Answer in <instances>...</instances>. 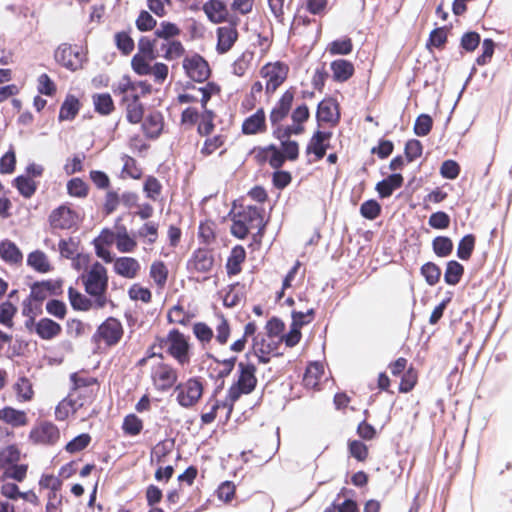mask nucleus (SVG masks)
<instances>
[{
	"label": "nucleus",
	"mask_w": 512,
	"mask_h": 512,
	"mask_svg": "<svg viewBox=\"0 0 512 512\" xmlns=\"http://www.w3.org/2000/svg\"><path fill=\"white\" fill-rule=\"evenodd\" d=\"M123 336L121 322L114 318H107L97 329L94 338L100 337L107 346H115Z\"/></svg>",
	"instance_id": "8"
},
{
	"label": "nucleus",
	"mask_w": 512,
	"mask_h": 512,
	"mask_svg": "<svg viewBox=\"0 0 512 512\" xmlns=\"http://www.w3.org/2000/svg\"><path fill=\"white\" fill-rule=\"evenodd\" d=\"M167 320L169 323L186 326L190 322V315L184 311L181 305L177 304L169 310Z\"/></svg>",
	"instance_id": "46"
},
{
	"label": "nucleus",
	"mask_w": 512,
	"mask_h": 512,
	"mask_svg": "<svg viewBox=\"0 0 512 512\" xmlns=\"http://www.w3.org/2000/svg\"><path fill=\"white\" fill-rule=\"evenodd\" d=\"M80 109V102L74 95H67L62 103L59 111V121H71L78 114Z\"/></svg>",
	"instance_id": "26"
},
{
	"label": "nucleus",
	"mask_w": 512,
	"mask_h": 512,
	"mask_svg": "<svg viewBox=\"0 0 512 512\" xmlns=\"http://www.w3.org/2000/svg\"><path fill=\"white\" fill-rule=\"evenodd\" d=\"M353 50V44L350 38L335 40L330 44L329 52L332 55H348Z\"/></svg>",
	"instance_id": "51"
},
{
	"label": "nucleus",
	"mask_w": 512,
	"mask_h": 512,
	"mask_svg": "<svg viewBox=\"0 0 512 512\" xmlns=\"http://www.w3.org/2000/svg\"><path fill=\"white\" fill-rule=\"evenodd\" d=\"M90 442L91 436L87 433H82L69 441L65 446V450L71 454L80 452L84 450Z\"/></svg>",
	"instance_id": "47"
},
{
	"label": "nucleus",
	"mask_w": 512,
	"mask_h": 512,
	"mask_svg": "<svg viewBox=\"0 0 512 512\" xmlns=\"http://www.w3.org/2000/svg\"><path fill=\"white\" fill-rule=\"evenodd\" d=\"M464 274V267L456 260L447 262L446 270L444 273V281L448 285H457Z\"/></svg>",
	"instance_id": "32"
},
{
	"label": "nucleus",
	"mask_w": 512,
	"mask_h": 512,
	"mask_svg": "<svg viewBox=\"0 0 512 512\" xmlns=\"http://www.w3.org/2000/svg\"><path fill=\"white\" fill-rule=\"evenodd\" d=\"M150 276L154 279L157 285L163 286L168 277V270L165 264L161 261L154 262L150 268Z\"/></svg>",
	"instance_id": "55"
},
{
	"label": "nucleus",
	"mask_w": 512,
	"mask_h": 512,
	"mask_svg": "<svg viewBox=\"0 0 512 512\" xmlns=\"http://www.w3.org/2000/svg\"><path fill=\"white\" fill-rule=\"evenodd\" d=\"M143 190L148 198L156 200L161 193L162 185L156 177L149 176L144 182Z\"/></svg>",
	"instance_id": "59"
},
{
	"label": "nucleus",
	"mask_w": 512,
	"mask_h": 512,
	"mask_svg": "<svg viewBox=\"0 0 512 512\" xmlns=\"http://www.w3.org/2000/svg\"><path fill=\"white\" fill-rule=\"evenodd\" d=\"M67 192L70 196L83 198L88 194V186L81 178H72L67 183Z\"/></svg>",
	"instance_id": "49"
},
{
	"label": "nucleus",
	"mask_w": 512,
	"mask_h": 512,
	"mask_svg": "<svg viewBox=\"0 0 512 512\" xmlns=\"http://www.w3.org/2000/svg\"><path fill=\"white\" fill-rule=\"evenodd\" d=\"M29 437L34 443L52 445L58 441L60 432L56 425L44 422L33 429Z\"/></svg>",
	"instance_id": "10"
},
{
	"label": "nucleus",
	"mask_w": 512,
	"mask_h": 512,
	"mask_svg": "<svg viewBox=\"0 0 512 512\" xmlns=\"http://www.w3.org/2000/svg\"><path fill=\"white\" fill-rule=\"evenodd\" d=\"M144 107L139 101V96L133 94L132 101L128 103L126 108V118L132 124L140 123L143 120Z\"/></svg>",
	"instance_id": "31"
},
{
	"label": "nucleus",
	"mask_w": 512,
	"mask_h": 512,
	"mask_svg": "<svg viewBox=\"0 0 512 512\" xmlns=\"http://www.w3.org/2000/svg\"><path fill=\"white\" fill-rule=\"evenodd\" d=\"M143 428L142 421L134 414L127 415L123 421V430L131 436L138 435Z\"/></svg>",
	"instance_id": "54"
},
{
	"label": "nucleus",
	"mask_w": 512,
	"mask_h": 512,
	"mask_svg": "<svg viewBox=\"0 0 512 512\" xmlns=\"http://www.w3.org/2000/svg\"><path fill=\"white\" fill-rule=\"evenodd\" d=\"M46 311L48 314L58 319H64L67 313V307L63 301L51 299L46 303Z\"/></svg>",
	"instance_id": "62"
},
{
	"label": "nucleus",
	"mask_w": 512,
	"mask_h": 512,
	"mask_svg": "<svg viewBox=\"0 0 512 512\" xmlns=\"http://www.w3.org/2000/svg\"><path fill=\"white\" fill-rule=\"evenodd\" d=\"M429 225L434 229H446L450 225V216L443 211L432 213L428 220Z\"/></svg>",
	"instance_id": "64"
},
{
	"label": "nucleus",
	"mask_w": 512,
	"mask_h": 512,
	"mask_svg": "<svg viewBox=\"0 0 512 512\" xmlns=\"http://www.w3.org/2000/svg\"><path fill=\"white\" fill-rule=\"evenodd\" d=\"M253 348L259 362L267 364L270 362V358L267 355L276 350L277 344L275 342H269L265 344V340L262 339V347H258V338L256 337L254 338Z\"/></svg>",
	"instance_id": "41"
},
{
	"label": "nucleus",
	"mask_w": 512,
	"mask_h": 512,
	"mask_svg": "<svg viewBox=\"0 0 512 512\" xmlns=\"http://www.w3.org/2000/svg\"><path fill=\"white\" fill-rule=\"evenodd\" d=\"M214 263L213 256L208 250L199 249L193 253L192 259L188 265L200 273H206L211 270Z\"/></svg>",
	"instance_id": "23"
},
{
	"label": "nucleus",
	"mask_w": 512,
	"mask_h": 512,
	"mask_svg": "<svg viewBox=\"0 0 512 512\" xmlns=\"http://www.w3.org/2000/svg\"><path fill=\"white\" fill-rule=\"evenodd\" d=\"M0 258L10 265H18L23 261V253L14 242L4 239L0 242Z\"/></svg>",
	"instance_id": "18"
},
{
	"label": "nucleus",
	"mask_w": 512,
	"mask_h": 512,
	"mask_svg": "<svg viewBox=\"0 0 512 512\" xmlns=\"http://www.w3.org/2000/svg\"><path fill=\"white\" fill-rule=\"evenodd\" d=\"M380 213L381 206L374 199L367 200L363 202L360 206V214L362 215V217L368 220L376 219L380 215Z\"/></svg>",
	"instance_id": "50"
},
{
	"label": "nucleus",
	"mask_w": 512,
	"mask_h": 512,
	"mask_svg": "<svg viewBox=\"0 0 512 512\" xmlns=\"http://www.w3.org/2000/svg\"><path fill=\"white\" fill-rule=\"evenodd\" d=\"M157 21L146 10H142L136 19V27L141 32L151 31L156 27Z\"/></svg>",
	"instance_id": "60"
},
{
	"label": "nucleus",
	"mask_w": 512,
	"mask_h": 512,
	"mask_svg": "<svg viewBox=\"0 0 512 512\" xmlns=\"http://www.w3.org/2000/svg\"><path fill=\"white\" fill-rule=\"evenodd\" d=\"M203 389L199 378H190L184 384L176 386L177 402L184 408H190L199 401L203 394Z\"/></svg>",
	"instance_id": "2"
},
{
	"label": "nucleus",
	"mask_w": 512,
	"mask_h": 512,
	"mask_svg": "<svg viewBox=\"0 0 512 512\" xmlns=\"http://www.w3.org/2000/svg\"><path fill=\"white\" fill-rule=\"evenodd\" d=\"M240 218L250 229L257 228L258 234H263L265 224L263 222L262 209L256 206H247L236 215Z\"/></svg>",
	"instance_id": "13"
},
{
	"label": "nucleus",
	"mask_w": 512,
	"mask_h": 512,
	"mask_svg": "<svg viewBox=\"0 0 512 512\" xmlns=\"http://www.w3.org/2000/svg\"><path fill=\"white\" fill-rule=\"evenodd\" d=\"M183 68L187 76L194 82L202 83L210 76V69L207 61L199 54L186 57L183 60Z\"/></svg>",
	"instance_id": "7"
},
{
	"label": "nucleus",
	"mask_w": 512,
	"mask_h": 512,
	"mask_svg": "<svg viewBox=\"0 0 512 512\" xmlns=\"http://www.w3.org/2000/svg\"><path fill=\"white\" fill-rule=\"evenodd\" d=\"M68 297L72 308L75 310L88 311L92 307V301L73 287H69Z\"/></svg>",
	"instance_id": "36"
},
{
	"label": "nucleus",
	"mask_w": 512,
	"mask_h": 512,
	"mask_svg": "<svg viewBox=\"0 0 512 512\" xmlns=\"http://www.w3.org/2000/svg\"><path fill=\"white\" fill-rule=\"evenodd\" d=\"M421 275L425 278V281L428 285L434 286L436 285L441 277V269L440 267L433 263L427 262L421 267Z\"/></svg>",
	"instance_id": "38"
},
{
	"label": "nucleus",
	"mask_w": 512,
	"mask_h": 512,
	"mask_svg": "<svg viewBox=\"0 0 512 512\" xmlns=\"http://www.w3.org/2000/svg\"><path fill=\"white\" fill-rule=\"evenodd\" d=\"M481 38L479 33L469 31L462 35L460 47L466 52H473L480 44Z\"/></svg>",
	"instance_id": "53"
},
{
	"label": "nucleus",
	"mask_w": 512,
	"mask_h": 512,
	"mask_svg": "<svg viewBox=\"0 0 512 512\" xmlns=\"http://www.w3.org/2000/svg\"><path fill=\"white\" fill-rule=\"evenodd\" d=\"M142 129L146 137L157 138L163 129V117L158 111L149 113L142 123Z\"/></svg>",
	"instance_id": "19"
},
{
	"label": "nucleus",
	"mask_w": 512,
	"mask_h": 512,
	"mask_svg": "<svg viewBox=\"0 0 512 512\" xmlns=\"http://www.w3.org/2000/svg\"><path fill=\"white\" fill-rule=\"evenodd\" d=\"M13 184L24 198H31L36 190L37 184L28 176L20 175L13 180Z\"/></svg>",
	"instance_id": "33"
},
{
	"label": "nucleus",
	"mask_w": 512,
	"mask_h": 512,
	"mask_svg": "<svg viewBox=\"0 0 512 512\" xmlns=\"http://www.w3.org/2000/svg\"><path fill=\"white\" fill-rule=\"evenodd\" d=\"M114 270L122 277L133 279L140 270V264L135 258L119 257L114 261Z\"/></svg>",
	"instance_id": "20"
},
{
	"label": "nucleus",
	"mask_w": 512,
	"mask_h": 512,
	"mask_svg": "<svg viewBox=\"0 0 512 512\" xmlns=\"http://www.w3.org/2000/svg\"><path fill=\"white\" fill-rule=\"evenodd\" d=\"M440 174L445 179L454 180L460 174V166L454 160H445L440 167Z\"/></svg>",
	"instance_id": "61"
},
{
	"label": "nucleus",
	"mask_w": 512,
	"mask_h": 512,
	"mask_svg": "<svg viewBox=\"0 0 512 512\" xmlns=\"http://www.w3.org/2000/svg\"><path fill=\"white\" fill-rule=\"evenodd\" d=\"M288 66L281 62L268 63L260 70V75L267 79L266 92L273 93L286 80Z\"/></svg>",
	"instance_id": "5"
},
{
	"label": "nucleus",
	"mask_w": 512,
	"mask_h": 512,
	"mask_svg": "<svg viewBox=\"0 0 512 512\" xmlns=\"http://www.w3.org/2000/svg\"><path fill=\"white\" fill-rule=\"evenodd\" d=\"M0 420L13 427H20L26 425L27 416L24 411L6 406L0 410Z\"/></svg>",
	"instance_id": "25"
},
{
	"label": "nucleus",
	"mask_w": 512,
	"mask_h": 512,
	"mask_svg": "<svg viewBox=\"0 0 512 512\" xmlns=\"http://www.w3.org/2000/svg\"><path fill=\"white\" fill-rule=\"evenodd\" d=\"M403 184V176L400 173H393L376 184V191L380 198H388Z\"/></svg>",
	"instance_id": "22"
},
{
	"label": "nucleus",
	"mask_w": 512,
	"mask_h": 512,
	"mask_svg": "<svg viewBox=\"0 0 512 512\" xmlns=\"http://www.w3.org/2000/svg\"><path fill=\"white\" fill-rule=\"evenodd\" d=\"M166 348V352L174 358L179 365L189 364L190 355V343L189 337L185 336L178 329H172L168 332L165 337H157L156 343L152 345V348Z\"/></svg>",
	"instance_id": "1"
},
{
	"label": "nucleus",
	"mask_w": 512,
	"mask_h": 512,
	"mask_svg": "<svg viewBox=\"0 0 512 512\" xmlns=\"http://www.w3.org/2000/svg\"><path fill=\"white\" fill-rule=\"evenodd\" d=\"M85 291L88 294L106 292L108 288V276L106 268L99 262H95L84 279Z\"/></svg>",
	"instance_id": "4"
},
{
	"label": "nucleus",
	"mask_w": 512,
	"mask_h": 512,
	"mask_svg": "<svg viewBox=\"0 0 512 512\" xmlns=\"http://www.w3.org/2000/svg\"><path fill=\"white\" fill-rule=\"evenodd\" d=\"M332 132L317 130L312 135L307 147V154H314L318 160L325 156L324 142L331 139Z\"/></svg>",
	"instance_id": "16"
},
{
	"label": "nucleus",
	"mask_w": 512,
	"mask_h": 512,
	"mask_svg": "<svg viewBox=\"0 0 512 512\" xmlns=\"http://www.w3.org/2000/svg\"><path fill=\"white\" fill-rule=\"evenodd\" d=\"M239 376L236 383L245 388L246 391L252 392L257 385L256 367L251 362L238 363Z\"/></svg>",
	"instance_id": "14"
},
{
	"label": "nucleus",
	"mask_w": 512,
	"mask_h": 512,
	"mask_svg": "<svg viewBox=\"0 0 512 512\" xmlns=\"http://www.w3.org/2000/svg\"><path fill=\"white\" fill-rule=\"evenodd\" d=\"M62 327L50 318H41L35 324V333L43 340H51L60 335Z\"/></svg>",
	"instance_id": "21"
},
{
	"label": "nucleus",
	"mask_w": 512,
	"mask_h": 512,
	"mask_svg": "<svg viewBox=\"0 0 512 512\" xmlns=\"http://www.w3.org/2000/svg\"><path fill=\"white\" fill-rule=\"evenodd\" d=\"M93 104L95 111L101 115H109L114 110V102L109 93L93 95Z\"/></svg>",
	"instance_id": "34"
},
{
	"label": "nucleus",
	"mask_w": 512,
	"mask_h": 512,
	"mask_svg": "<svg viewBox=\"0 0 512 512\" xmlns=\"http://www.w3.org/2000/svg\"><path fill=\"white\" fill-rule=\"evenodd\" d=\"M114 38L116 47L123 55H129L134 50V40L127 32H118L115 34Z\"/></svg>",
	"instance_id": "42"
},
{
	"label": "nucleus",
	"mask_w": 512,
	"mask_h": 512,
	"mask_svg": "<svg viewBox=\"0 0 512 512\" xmlns=\"http://www.w3.org/2000/svg\"><path fill=\"white\" fill-rule=\"evenodd\" d=\"M423 146L417 139H410L405 144V157L407 162H412L422 155Z\"/></svg>",
	"instance_id": "56"
},
{
	"label": "nucleus",
	"mask_w": 512,
	"mask_h": 512,
	"mask_svg": "<svg viewBox=\"0 0 512 512\" xmlns=\"http://www.w3.org/2000/svg\"><path fill=\"white\" fill-rule=\"evenodd\" d=\"M433 120L428 114H420L414 124V133L417 136L424 137L428 135L432 129Z\"/></svg>",
	"instance_id": "48"
},
{
	"label": "nucleus",
	"mask_w": 512,
	"mask_h": 512,
	"mask_svg": "<svg viewBox=\"0 0 512 512\" xmlns=\"http://www.w3.org/2000/svg\"><path fill=\"white\" fill-rule=\"evenodd\" d=\"M157 44L158 41L155 37L151 39L147 36H142L138 41V54L145 56L149 61L155 60L160 56Z\"/></svg>",
	"instance_id": "29"
},
{
	"label": "nucleus",
	"mask_w": 512,
	"mask_h": 512,
	"mask_svg": "<svg viewBox=\"0 0 512 512\" xmlns=\"http://www.w3.org/2000/svg\"><path fill=\"white\" fill-rule=\"evenodd\" d=\"M153 379L158 390L167 391L176 383L178 376L172 366L162 363L155 371Z\"/></svg>",
	"instance_id": "12"
},
{
	"label": "nucleus",
	"mask_w": 512,
	"mask_h": 512,
	"mask_svg": "<svg viewBox=\"0 0 512 512\" xmlns=\"http://www.w3.org/2000/svg\"><path fill=\"white\" fill-rule=\"evenodd\" d=\"M17 313V307L10 301L0 304V324L11 328L13 326V318Z\"/></svg>",
	"instance_id": "43"
},
{
	"label": "nucleus",
	"mask_w": 512,
	"mask_h": 512,
	"mask_svg": "<svg viewBox=\"0 0 512 512\" xmlns=\"http://www.w3.org/2000/svg\"><path fill=\"white\" fill-rule=\"evenodd\" d=\"M316 120L335 126L340 121L339 104L336 99L329 97L322 100L317 106Z\"/></svg>",
	"instance_id": "9"
},
{
	"label": "nucleus",
	"mask_w": 512,
	"mask_h": 512,
	"mask_svg": "<svg viewBox=\"0 0 512 512\" xmlns=\"http://www.w3.org/2000/svg\"><path fill=\"white\" fill-rule=\"evenodd\" d=\"M48 220L52 229L67 230L77 226L79 216L67 205H60L52 210Z\"/></svg>",
	"instance_id": "6"
},
{
	"label": "nucleus",
	"mask_w": 512,
	"mask_h": 512,
	"mask_svg": "<svg viewBox=\"0 0 512 512\" xmlns=\"http://www.w3.org/2000/svg\"><path fill=\"white\" fill-rule=\"evenodd\" d=\"M203 11L212 22L220 23L225 19L226 6L219 0H209L203 5Z\"/></svg>",
	"instance_id": "28"
},
{
	"label": "nucleus",
	"mask_w": 512,
	"mask_h": 512,
	"mask_svg": "<svg viewBox=\"0 0 512 512\" xmlns=\"http://www.w3.org/2000/svg\"><path fill=\"white\" fill-rule=\"evenodd\" d=\"M185 53V48L182 43L178 40L167 41V49L165 53L160 54L163 58L168 61L180 58Z\"/></svg>",
	"instance_id": "52"
},
{
	"label": "nucleus",
	"mask_w": 512,
	"mask_h": 512,
	"mask_svg": "<svg viewBox=\"0 0 512 512\" xmlns=\"http://www.w3.org/2000/svg\"><path fill=\"white\" fill-rule=\"evenodd\" d=\"M16 166V155L11 148L0 158V173L11 174L14 172Z\"/></svg>",
	"instance_id": "63"
},
{
	"label": "nucleus",
	"mask_w": 512,
	"mask_h": 512,
	"mask_svg": "<svg viewBox=\"0 0 512 512\" xmlns=\"http://www.w3.org/2000/svg\"><path fill=\"white\" fill-rule=\"evenodd\" d=\"M330 68L333 72V79L336 82H346L354 74L353 64L345 59H337L332 61Z\"/></svg>",
	"instance_id": "24"
},
{
	"label": "nucleus",
	"mask_w": 512,
	"mask_h": 512,
	"mask_svg": "<svg viewBox=\"0 0 512 512\" xmlns=\"http://www.w3.org/2000/svg\"><path fill=\"white\" fill-rule=\"evenodd\" d=\"M14 389L18 398L21 401H30L33 397V389L30 380L25 377H19L17 382L14 384Z\"/></svg>",
	"instance_id": "40"
},
{
	"label": "nucleus",
	"mask_w": 512,
	"mask_h": 512,
	"mask_svg": "<svg viewBox=\"0 0 512 512\" xmlns=\"http://www.w3.org/2000/svg\"><path fill=\"white\" fill-rule=\"evenodd\" d=\"M181 30L179 27L171 22L163 21L160 23L159 27L155 30L154 36L155 38L162 39L165 41L173 40L174 37L180 35Z\"/></svg>",
	"instance_id": "35"
},
{
	"label": "nucleus",
	"mask_w": 512,
	"mask_h": 512,
	"mask_svg": "<svg viewBox=\"0 0 512 512\" xmlns=\"http://www.w3.org/2000/svg\"><path fill=\"white\" fill-rule=\"evenodd\" d=\"M246 252L242 246H236L232 249L229 256L226 269L228 275H237L241 271V263L245 260Z\"/></svg>",
	"instance_id": "27"
},
{
	"label": "nucleus",
	"mask_w": 512,
	"mask_h": 512,
	"mask_svg": "<svg viewBox=\"0 0 512 512\" xmlns=\"http://www.w3.org/2000/svg\"><path fill=\"white\" fill-rule=\"evenodd\" d=\"M304 127L302 125H288L286 127H282L280 124L274 127L273 136L280 141L290 140V137L295 134L299 135L303 133Z\"/></svg>",
	"instance_id": "44"
},
{
	"label": "nucleus",
	"mask_w": 512,
	"mask_h": 512,
	"mask_svg": "<svg viewBox=\"0 0 512 512\" xmlns=\"http://www.w3.org/2000/svg\"><path fill=\"white\" fill-rule=\"evenodd\" d=\"M147 60L145 56L135 54L131 60V66L134 72L141 76L151 74L152 68Z\"/></svg>",
	"instance_id": "57"
},
{
	"label": "nucleus",
	"mask_w": 512,
	"mask_h": 512,
	"mask_svg": "<svg viewBox=\"0 0 512 512\" xmlns=\"http://www.w3.org/2000/svg\"><path fill=\"white\" fill-rule=\"evenodd\" d=\"M432 247L438 257H447L452 253L453 242L449 237L437 236L432 241Z\"/></svg>",
	"instance_id": "37"
},
{
	"label": "nucleus",
	"mask_w": 512,
	"mask_h": 512,
	"mask_svg": "<svg viewBox=\"0 0 512 512\" xmlns=\"http://www.w3.org/2000/svg\"><path fill=\"white\" fill-rule=\"evenodd\" d=\"M20 460V451L15 445H9L0 450V468L17 463Z\"/></svg>",
	"instance_id": "45"
},
{
	"label": "nucleus",
	"mask_w": 512,
	"mask_h": 512,
	"mask_svg": "<svg viewBox=\"0 0 512 512\" xmlns=\"http://www.w3.org/2000/svg\"><path fill=\"white\" fill-rule=\"evenodd\" d=\"M213 119H214L213 111L205 108L201 115V122L198 126V132L200 135L207 136L213 131V129H214Z\"/></svg>",
	"instance_id": "58"
},
{
	"label": "nucleus",
	"mask_w": 512,
	"mask_h": 512,
	"mask_svg": "<svg viewBox=\"0 0 512 512\" xmlns=\"http://www.w3.org/2000/svg\"><path fill=\"white\" fill-rule=\"evenodd\" d=\"M27 265L40 273H47L51 270L46 254L40 250H35L28 255Z\"/></svg>",
	"instance_id": "30"
},
{
	"label": "nucleus",
	"mask_w": 512,
	"mask_h": 512,
	"mask_svg": "<svg viewBox=\"0 0 512 512\" xmlns=\"http://www.w3.org/2000/svg\"><path fill=\"white\" fill-rule=\"evenodd\" d=\"M475 236L473 234L465 235L458 243L457 256L461 260H468L475 247Z\"/></svg>",
	"instance_id": "39"
},
{
	"label": "nucleus",
	"mask_w": 512,
	"mask_h": 512,
	"mask_svg": "<svg viewBox=\"0 0 512 512\" xmlns=\"http://www.w3.org/2000/svg\"><path fill=\"white\" fill-rule=\"evenodd\" d=\"M294 100V91L286 90L276 105L273 107L269 119L273 127H276L288 115Z\"/></svg>",
	"instance_id": "11"
},
{
	"label": "nucleus",
	"mask_w": 512,
	"mask_h": 512,
	"mask_svg": "<svg viewBox=\"0 0 512 512\" xmlns=\"http://www.w3.org/2000/svg\"><path fill=\"white\" fill-rule=\"evenodd\" d=\"M238 32L232 26H223L217 29V51L220 54L228 52L237 40Z\"/></svg>",
	"instance_id": "17"
},
{
	"label": "nucleus",
	"mask_w": 512,
	"mask_h": 512,
	"mask_svg": "<svg viewBox=\"0 0 512 512\" xmlns=\"http://www.w3.org/2000/svg\"><path fill=\"white\" fill-rule=\"evenodd\" d=\"M266 130V116L262 108L254 114L247 117L242 124V133L245 135H255Z\"/></svg>",
	"instance_id": "15"
},
{
	"label": "nucleus",
	"mask_w": 512,
	"mask_h": 512,
	"mask_svg": "<svg viewBox=\"0 0 512 512\" xmlns=\"http://www.w3.org/2000/svg\"><path fill=\"white\" fill-rule=\"evenodd\" d=\"M54 59L66 69L76 71L82 67L84 55L77 46L62 43L55 50Z\"/></svg>",
	"instance_id": "3"
}]
</instances>
